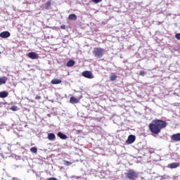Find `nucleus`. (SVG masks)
I'll return each mask as SVG.
<instances>
[{
	"mask_svg": "<svg viewBox=\"0 0 180 180\" xmlns=\"http://www.w3.org/2000/svg\"><path fill=\"white\" fill-rule=\"evenodd\" d=\"M168 126L167 121L162 120L155 119L149 124L148 129L153 134H160L162 129H165Z\"/></svg>",
	"mask_w": 180,
	"mask_h": 180,
	"instance_id": "1",
	"label": "nucleus"
},
{
	"mask_svg": "<svg viewBox=\"0 0 180 180\" xmlns=\"http://www.w3.org/2000/svg\"><path fill=\"white\" fill-rule=\"evenodd\" d=\"M92 53L96 58H102L105 54V49L96 47L93 49Z\"/></svg>",
	"mask_w": 180,
	"mask_h": 180,
	"instance_id": "2",
	"label": "nucleus"
},
{
	"mask_svg": "<svg viewBox=\"0 0 180 180\" xmlns=\"http://www.w3.org/2000/svg\"><path fill=\"white\" fill-rule=\"evenodd\" d=\"M125 176L127 179L136 180L139 178V174H137L134 169H129L125 172Z\"/></svg>",
	"mask_w": 180,
	"mask_h": 180,
	"instance_id": "3",
	"label": "nucleus"
},
{
	"mask_svg": "<svg viewBox=\"0 0 180 180\" xmlns=\"http://www.w3.org/2000/svg\"><path fill=\"white\" fill-rule=\"evenodd\" d=\"M82 75L84 78H88V79H92L94 78V75H92V72L89 70H85L82 72Z\"/></svg>",
	"mask_w": 180,
	"mask_h": 180,
	"instance_id": "4",
	"label": "nucleus"
},
{
	"mask_svg": "<svg viewBox=\"0 0 180 180\" xmlns=\"http://www.w3.org/2000/svg\"><path fill=\"white\" fill-rule=\"evenodd\" d=\"M27 56L29 58H31V60H36L39 58V55L34 52H30Z\"/></svg>",
	"mask_w": 180,
	"mask_h": 180,
	"instance_id": "5",
	"label": "nucleus"
},
{
	"mask_svg": "<svg viewBox=\"0 0 180 180\" xmlns=\"http://www.w3.org/2000/svg\"><path fill=\"white\" fill-rule=\"evenodd\" d=\"M0 37H1V39H8V37H11V32L8 31H4L0 33Z\"/></svg>",
	"mask_w": 180,
	"mask_h": 180,
	"instance_id": "6",
	"label": "nucleus"
},
{
	"mask_svg": "<svg viewBox=\"0 0 180 180\" xmlns=\"http://www.w3.org/2000/svg\"><path fill=\"white\" fill-rule=\"evenodd\" d=\"M136 141V136L134 135H129L127 140V144H133V142Z\"/></svg>",
	"mask_w": 180,
	"mask_h": 180,
	"instance_id": "7",
	"label": "nucleus"
},
{
	"mask_svg": "<svg viewBox=\"0 0 180 180\" xmlns=\"http://www.w3.org/2000/svg\"><path fill=\"white\" fill-rule=\"evenodd\" d=\"M171 139L173 141H180V133L172 135Z\"/></svg>",
	"mask_w": 180,
	"mask_h": 180,
	"instance_id": "8",
	"label": "nucleus"
},
{
	"mask_svg": "<svg viewBox=\"0 0 180 180\" xmlns=\"http://www.w3.org/2000/svg\"><path fill=\"white\" fill-rule=\"evenodd\" d=\"M180 164L176 162L170 163L168 165V168H170L171 169H174L175 168H178L179 167Z\"/></svg>",
	"mask_w": 180,
	"mask_h": 180,
	"instance_id": "9",
	"label": "nucleus"
},
{
	"mask_svg": "<svg viewBox=\"0 0 180 180\" xmlns=\"http://www.w3.org/2000/svg\"><path fill=\"white\" fill-rule=\"evenodd\" d=\"M70 103H79V99L74 97V96H72L70 97Z\"/></svg>",
	"mask_w": 180,
	"mask_h": 180,
	"instance_id": "10",
	"label": "nucleus"
},
{
	"mask_svg": "<svg viewBox=\"0 0 180 180\" xmlns=\"http://www.w3.org/2000/svg\"><path fill=\"white\" fill-rule=\"evenodd\" d=\"M61 79H53L51 80V84H53V85H58V84H61Z\"/></svg>",
	"mask_w": 180,
	"mask_h": 180,
	"instance_id": "11",
	"label": "nucleus"
},
{
	"mask_svg": "<svg viewBox=\"0 0 180 180\" xmlns=\"http://www.w3.org/2000/svg\"><path fill=\"white\" fill-rule=\"evenodd\" d=\"M58 137H60L62 140H67V135L63 134V132H58L57 134Z\"/></svg>",
	"mask_w": 180,
	"mask_h": 180,
	"instance_id": "12",
	"label": "nucleus"
},
{
	"mask_svg": "<svg viewBox=\"0 0 180 180\" xmlns=\"http://www.w3.org/2000/svg\"><path fill=\"white\" fill-rule=\"evenodd\" d=\"M7 81H8V77H0V85H4V84H6Z\"/></svg>",
	"mask_w": 180,
	"mask_h": 180,
	"instance_id": "13",
	"label": "nucleus"
},
{
	"mask_svg": "<svg viewBox=\"0 0 180 180\" xmlns=\"http://www.w3.org/2000/svg\"><path fill=\"white\" fill-rule=\"evenodd\" d=\"M48 139L51 141H53V140H56V134L53 133L48 134Z\"/></svg>",
	"mask_w": 180,
	"mask_h": 180,
	"instance_id": "14",
	"label": "nucleus"
},
{
	"mask_svg": "<svg viewBox=\"0 0 180 180\" xmlns=\"http://www.w3.org/2000/svg\"><path fill=\"white\" fill-rule=\"evenodd\" d=\"M9 95V93L8 91H1L0 92V98H7V96Z\"/></svg>",
	"mask_w": 180,
	"mask_h": 180,
	"instance_id": "15",
	"label": "nucleus"
},
{
	"mask_svg": "<svg viewBox=\"0 0 180 180\" xmlns=\"http://www.w3.org/2000/svg\"><path fill=\"white\" fill-rule=\"evenodd\" d=\"M77 15L75 14H70L68 16L69 20H77Z\"/></svg>",
	"mask_w": 180,
	"mask_h": 180,
	"instance_id": "16",
	"label": "nucleus"
},
{
	"mask_svg": "<svg viewBox=\"0 0 180 180\" xmlns=\"http://www.w3.org/2000/svg\"><path fill=\"white\" fill-rule=\"evenodd\" d=\"M75 65V61L70 60L67 63V67H74Z\"/></svg>",
	"mask_w": 180,
	"mask_h": 180,
	"instance_id": "17",
	"label": "nucleus"
},
{
	"mask_svg": "<svg viewBox=\"0 0 180 180\" xmlns=\"http://www.w3.org/2000/svg\"><path fill=\"white\" fill-rule=\"evenodd\" d=\"M51 6V1H48L45 3L46 9H49V8Z\"/></svg>",
	"mask_w": 180,
	"mask_h": 180,
	"instance_id": "18",
	"label": "nucleus"
},
{
	"mask_svg": "<svg viewBox=\"0 0 180 180\" xmlns=\"http://www.w3.org/2000/svg\"><path fill=\"white\" fill-rule=\"evenodd\" d=\"M110 81H116V79H117V76L112 75L110 77Z\"/></svg>",
	"mask_w": 180,
	"mask_h": 180,
	"instance_id": "19",
	"label": "nucleus"
},
{
	"mask_svg": "<svg viewBox=\"0 0 180 180\" xmlns=\"http://www.w3.org/2000/svg\"><path fill=\"white\" fill-rule=\"evenodd\" d=\"M11 110H13V112H16L17 110H19V108H18V106L13 105L11 108Z\"/></svg>",
	"mask_w": 180,
	"mask_h": 180,
	"instance_id": "20",
	"label": "nucleus"
},
{
	"mask_svg": "<svg viewBox=\"0 0 180 180\" xmlns=\"http://www.w3.org/2000/svg\"><path fill=\"white\" fill-rule=\"evenodd\" d=\"M31 153H34V154H36L37 153V148L36 147H32L30 148Z\"/></svg>",
	"mask_w": 180,
	"mask_h": 180,
	"instance_id": "21",
	"label": "nucleus"
},
{
	"mask_svg": "<svg viewBox=\"0 0 180 180\" xmlns=\"http://www.w3.org/2000/svg\"><path fill=\"white\" fill-rule=\"evenodd\" d=\"M72 164L71 162H68L67 160H64V165H67V167H70Z\"/></svg>",
	"mask_w": 180,
	"mask_h": 180,
	"instance_id": "22",
	"label": "nucleus"
},
{
	"mask_svg": "<svg viewBox=\"0 0 180 180\" xmlns=\"http://www.w3.org/2000/svg\"><path fill=\"white\" fill-rule=\"evenodd\" d=\"M139 75H141V77H144V75H146V72H144L143 70H141L139 72Z\"/></svg>",
	"mask_w": 180,
	"mask_h": 180,
	"instance_id": "23",
	"label": "nucleus"
},
{
	"mask_svg": "<svg viewBox=\"0 0 180 180\" xmlns=\"http://www.w3.org/2000/svg\"><path fill=\"white\" fill-rule=\"evenodd\" d=\"M175 39L177 40H180V33H177L175 34Z\"/></svg>",
	"mask_w": 180,
	"mask_h": 180,
	"instance_id": "24",
	"label": "nucleus"
},
{
	"mask_svg": "<svg viewBox=\"0 0 180 180\" xmlns=\"http://www.w3.org/2000/svg\"><path fill=\"white\" fill-rule=\"evenodd\" d=\"M92 2L94 4H99V2H102V0H92Z\"/></svg>",
	"mask_w": 180,
	"mask_h": 180,
	"instance_id": "25",
	"label": "nucleus"
},
{
	"mask_svg": "<svg viewBox=\"0 0 180 180\" xmlns=\"http://www.w3.org/2000/svg\"><path fill=\"white\" fill-rule=\"evenodd\" d=\"M46 180H58V179H57V178L56 177H50L49 179H46Z\"/></svg>",
	"mask_w": 180,
	"mask_h": 180,
	"instance_id": "26",
	"label": "nucleus"
},
{
	"mask_svg": "<svg viewBox=\"0 0 180 180\" xmlns=\"http://www.w3.org/2000/svg\"><path fill=\"white\" fill-rule=\"evenodd\" d=\"M76 133L77 134H81V133H82V130H77Z\"/></svg>",
	"mask_w": 180,
	"mask_h": 180,
	"instance_id": "27",
	"label": "nucleus"
},
{
	"mask_svg": "<svg viewBox=\"0 0 180 180\" xmlns=\"http://www.w3.org/2000/svg\"><path fill=\"white\" fill-rule=\"evenodd\" d=\"M35 99H41V97L40 96H37L35 97Z\"/></svg>",
	"mask_w": 180,
	"mask_h": 180,
	"instance_id": "28",
	"label": "nucleus"
},
{
	"mask_svg": "<svg viewBox=\"0 0 180 180\" xmlns=\"http://www.w3.org/2000/svg\"><path fill=\"white\" fill-rule=\"evenodd\" d=\"M60 28H62V29H65V25H61V26H60Z\"/></svg>",
	"mask_w": 180,
	"mask_h": 180,
	"instance_id": "29",
	"label": "nucleus"
},
{
	"mask_svg": "<svg viewBox=\"0 0 180 180\" xmlns=\"http://www.w3.org/2000/svg\"><path fill=\"white\" fill-rule=\"evenodd\" d=\"M0 54H1V52H0Z\"/></svg>",
	"mask_w": 180,
	"mask_h": 180,
	"instance_id": "30",
	"label": "nucleus"
}]
</instances>
